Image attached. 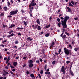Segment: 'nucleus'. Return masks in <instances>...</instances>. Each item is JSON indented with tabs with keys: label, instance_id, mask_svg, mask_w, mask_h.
<instances>
[{
	"label": "nucleus",
	"instance_id": "nucleus-33",
	"mask_svg": "<svg viewBox=\"0 0 79 79\" xmlns=\"http://www.w3.org/2000/svg\"><path fill=\"white\" fill-rule=\"evenodd\" d=\"M47 65H45L44 69L46 70H47Z\"/></svg>",
	"mask_w": 79,
	"mask_h": 79
},
{
	"label": "nucleus",
	"instance_id": "nucleus-37",
	"mask_svg": "<svg viewBox=\"0 0 79 79\" xmlns=\"http://www.w3.org/2000/svg\"><path fill=\"white\" fill-rule=\"evenodd\" d=\"M44 34V31H42L41 32V33H40V35H41V34Z\"/></svg>",
	"mask_w": 79,
	"mask_h": 79
},
{
	"label": "nucleus",
	"instance_id": "nucleus-10",
	"mask_svg": "<svg viewBox=\"0 0 79 79\" xmlns=\"http://www.w3.org/2000/svg\"><path fill=\"white\" fill-rule=\"evenodd\" d=\"M33 64H29L28 66L29 68H32Z\"/></svg>",
	"mask_w": 79,
	"mask_h": 79
},
{
	"label": "nucleus",
	"instance_id": "nucleus-36",
	"mask_svg": "<svg viewBox=\"0 0 79 79\" xmlns=\"http://www.w3.org/2000/svg\"><path fill=\"white\" fill-rule=\"evenodd\" d=\"M15 44H18L19 43V42L18 41H16L15 42Z\"/></svg>",
	"mask_w": 79,
	"mask_h": 79
},
{
	"label": "nucleus",
	"instance_id": "nucleus-39",
	"mask_svg": "<svg viewBox=\"0 0 79 79\" xmlns=\"http://www.w3.org/2000/svg\"><path fill=\"white\" fill-rule=\"evenodd\" d=\"M3 27L4 28H5V27H6V26H7L6 25H3Z\"/></svg>",
	"mask_w": 79,
	"mask_h": 79
},
{
	"label": "nucleus",
	"instance_id": "nucleus-24",
	"mask_svg": "<svg viewBox=\"0 0 79 79\" xmlns=\"http://www.w3.org/2000/svg\"><path fill=\"white\" fill-rule=\"evenodd\" d=\"M23 29H24V28H23V27L20 28V27H18L17 28V29H18V30H19V29H20V30H23Z\"/></svg>",
	"mask_w": 79,
	"mask_h": 79
},
{
	"label": "nucleus",
	"instance_id": "nucleus-6",
	"mask_svg": "<svg viewBox=\"0 0 79 79\" xmlns=\"http://www.w3.org/2000/svg\"><path fill=\"white\" fill-rule=\"evenodd\" d=\"M64 52L65 53L66 55H69V51L68 49H66V50H64Z\"/></svg>",
	"mask_w": 79,
	"mask_h": 79
},
{
	"label": "nucleus",
	"instance_id": "nucleus-63",
	"mask_svg": "<svg viewBox=\"0 0 79 79\" xmlns=\"http://www.w3.org/2000/svg\"><path fill=\"white\" fill-rule=\"evenodd\" d=\"M5 68L6 69H8V66H6L5 67Z\"/></svg>",
	"mask_w": 79,
	"mask_h": 79
},
{
	"label": "nucleus",
	"instance_id": "nucleus-47",
	"mask_svg": "<svg viewBox=\"0 0 79 79\" xmlns=\"http://www.w3.org/2000/svg\"><path fill=\"white\" fill-rule=\"evenodd\" d=\"M23 60H25V59H26L27 58V56L24 57H23Z\"/></svg>",
	"mask_w": 79,
	"mask_h": 79
},
{
	"label": "nucleus",
	"instance_id": "nucleus-48",
	"mask_svg": "<svg viewBox=\"0 0 79 79\" xmlns=\"http://www.w3.org/2000/svg\"><path fill=\"white\" fill-rule=\"evenodd\" d=\"M57 21H58V22H60V19H59V18H58L57 19Z\"/></svg>",
	"mask_w": 79,
	"mask_h": 79
},
{
	"label": "nucleus",
	"instance_id": "nucleus-8",
	"mask_svg": "<svg viewBox=\"0 0 79 79\" xmlns=\"http://www.w3.org/2000/svg\"><path fill=\"white\" fill-rule=\"evenodd\" d=\"M70 74L72 76H74V73H73V72L72 71H71L70 72H69Z\"/></svg>",
	"mask_w": 79,
	"mask_h": 79
},
{
	"label": "nucleus",
	"instance_id": "nucleus-7",
	"mask_svg": "<svg viewBox=\"0 0 79 79\" xmlns=\"http://www.w3.org/2000/svg\"><path fill=\"white\" fill-rule=\"evenodd\" d=\"M62 38L63 39V40H66V39H67V37H66V35H64L62 37Z\"/></svg>",
	"mask_w": 79,
	"mask_h": 79
},
{
	"label": "nucleus",
	"instance_id": "nucleus-62",
	"mask_svg": "<svg viewBox=\"0 0 79 79\" xmlns=\"http://www.w3.org/2000/svg\"><path fill=\"white\" fill-rule=\"evenodd\" d=\"M40 61H41V62H42V61H43V60H42V59H40Z\"/></svg>",
	"mask_w": 79,
	"mask_h": 79
},
{
	"label": "nucleus",
	"instance_id": "nucleus-54",
	"mask_svg": "<svg viewBox=\"0 0 79 79\" xmlns=\"http://www.w3.org/2000/svg\"><path fill=\"white\" fill-rule=\"evenodd\" d=\"M10 68H15V67L12 66L11 65V64H10Z\"/></svg>",
	"mask_w": 79,
	"mask_h": 79
},
{
	"label": "nucleus",
	"instance_id": "nucleus-9",
	"mask_svg": "<svg viewBox=\"0 0 79 79\" xmlns=\"http://www.w3.org/2000/svg\"><path fill=\"white\" fill-rule=\"evenodd\" d=\"M28 62L29 63V64H32V63H33V61L32 60H28Z\"/></svg>",
	"mask_w": 79,
	"mask_h": 79
},
{
	"label": "nucleus",
	"instance_id": "nucleus-53",
	"mask_svg": "<svg viewBox=\"0 0 79 79\" xmlns=\"http://www.w3.org/2000/svg\"><path fill=\"white\" fill-rule=\"evenodd\" d=\"M8 59V58L7 57H5L4 59V60H6Z\"/></svg>",
	"mask_w": 79,
	"mask_h": 79
},
{
	"label": "nucleus",
	"instance_id": "nucleus-49",
	"mask_svg": "<svg viewBox=\"0 0 79 79\" xmlns=\"http://www.w3.org/2000/svg\"><path fill=\"white\" fill-rule=\"evenodd\" d=\"M21 33H20V32H19L18 33V35H20L21 36Z\"/></svg>",
	"mask_w": 79,
	"mask_h": 79
},
{
	"label": "nucleus",
	"instance_id": "nucleus-56",
	"mask_svg": "<svg viewBox=\"0 0 79 79\" xmlns=\"http://www.w3.org/2000/svg\"><path fill=\"white\" fill-rule=\"evenodd\" d=\"M11 17H12L11 15H9L8 16H7L8 18H11Z\"/></svg>",
	"mask_w": 79,
	"mask_h": 79
},
{
	"label": "nucleus",
	"instance_id": "nucleus-51",
	"mask_svg": "<svg viewBox=\"0 0 79 79\" xmlns=\"http://www.w3.org/2000/svg\"><path fill=\"white\" fill-rule=\"evenodd\" d=\"M70 63V62L69 61H66L67 64H68V63Z\"/></svg>",
	"mask_w": 79,
	"mask_h": 79
},
{
	"label": "nucleus",
	"instance_id": "nucleus-18",
	"mask_svg": "<svg viewBox=\"0 0 79 79\" xmlns=\"http://www.w3.org/2000/svg\"><path fill=\"white\" fill-rule=\"evenodd\" d=\"M37 29L38 31H40V30L41 29V28H40V26H38Z\"/></svg>",
	"mask_w": 79,
	"mask_h": 79
},
{
	"label": "nucleus",
	"instance_id": "nucleus-61",
	"mask_svg": "<svg viewBox=\"0 0 79 79\" xmlns=\"http://www.w3.org/2000/svg\"><path fill=\"white\" fill-rule=\"evenodd\" d=\"M29 71H27V75L29 74Z\"/></svg>",
	"mask_w": 79,
	"mask_h": 79
},
{
	"label": "nucleus",
	"instance_id": "nucleus-12",
	"mask_svg": "<svg viewBox=\"0 0 79 79\" xmlns=\"http://www.w3.org/2000/svg\"><path fill=\"white\" fill-rule=\"evenodd\" d=\"M67 9L68 10L69 12H71V9L69 7H67Z\"/></svg>",
	"mask_w": 79,
	"mask_h": 79
},
{
	"label": "nucleus",
	"instance_id": "nucleus-11",
	"mask_svg": "<svg viewBox=\"0 0 79 79\" xmlns=\"http://www.w3.org/2000/svg\"><path fill=\"white\" fill-rule=\"evenodd\" d=\"M18 64V63H17V62H14L13 63V65L14 66H16V65H17Z\"/></svg>",
	"mask_w": 79,
	"mask_h": 79
},
{
	"label": "nucleus",
	"instance_id": "nucleus-2",
	"mask_svg": "<svg viewBox=\"0 0 79 79\" xmlns=\"http://www.w3.org/2000/svg\"><path fill=\"white\" fill-rule=\"evenodd\" d=\"M34 1H32L31 3L29 5V7H31V6H35L36 5V3L34 2Z\"/></svg>",
	"mask_w": 79,
	"mask_h": 79
},
{
	"label": "nucleus",
	"instance_id": "nucleus-41",
	"mask_svg": "<svg viewBox=\"0 0 79 79\" xmlns=\"http://www.w3.org/2000/svg\"><path fill=\"white\" fill-rule=\"evenodd\" d=\"M60 11H61V10H58V12H57L58 14H59V13H60Z\"/></svg>",
	"mask_w": 79,
	"mask_h": 79
},
{
	"label": "nucleus",
	"instance_id": "nucleus-31",
	"mask_svg": "<svg viewBox=\"0 0 79 79\" xmlns=\"http://www.w3.org/2000/svg\"><path fill=\"white\" fill-rule=\"evenodd\" d=\"M45 36L46 37H48L49 36V34L48 33H47L45 35Z\"/></svg>",
	"mask_w": 79,
	"mask_h": 79
},
{
	"label": "nucleus",
	"instance_id": "nucleus-52",
	"mask_svg": "<svg viewBox=\"0 0 79 79\" xmlns=\"http://www.w3.org/2000/svg\"><path fill=\"white\" fill-rule=\"evenodd\" d=\"M26 66V64H25L23 65V68H24V67H25V66Z\"/></svg>",
	"mask_w": 79,
	"mask_h": 79
},
{
	"label": "nucleus",
	"instance_id": "nucleus-45",
	"mask_svg": "<svg viewBox=\"0 0 79 79\" xmlns=\"http://www.w3.org/2000/svg\"><path fill=\"white\" fill-rule=\"evenodd\" d=\"M43 72L44 71H43V70H41L40 72V74H43Z\"/></svg>",
	"mask_w": 79,
	"mask_h": 79
},
{
	"label": "nucleus",
	"instance_id": "nucleus-34",
	"mask_svg": "<svg viewBox=\"0 0 79 79\" xmlns=\"http://www.w3.org/2000/svg\"><path fill=\"white\" fill-rule=\"evenodd\" d=\"M56 62V61H55V60H54L52 61V64H55Z\"/></svg>",
	"mask_w": 79,
	"mask_h": 79
},
{
	"label": "nucleus",
	"instance_id": "nucleus-55",
	"mask_svg": "<svg viewBox=\"0 0 79 79\" xmlns=\"http://www.w3.org/2000/svg\"><path fill=\"white\" fill-rule=\"evenodd\" d=\"M4 47V45L3 44H1V45H0V47Z\"/></svg>",
	"mask_w": 79,
	"mask_h": 79
},
{
	"label": "nucleus",
	"instance_id": "nucleus-32",
	"mask_svg": "<svg viewBox=\"0 0 79 79\" xmlns=\"http://www.w3.org/2000/svg\"><path fill=\"white\" fill-rule=\"evenodd\" d=\"M23 23L25 26H27V23H26V21H24Z\"/></svg>",
	"mask_w": 79,
	"mask_h": 79
},
{
	"label": "nucleus",
	"instance_id": "nucleus-17",
	"mask_svg": "<svg viewBox=\"0 0 79 79\" xmlns=\"http://www.w3.org/2000/svg\"><path fill=\"white\" fill-rule=\"evenodd\" d=\"M4 15H5L4 13L2 12L1 13V14L0 15V16H1V17L2 16H4Z\"/></svg>",
	"mask_w": 79,
	"mask_h": 79
},
{
	"label": "nucleus",
	"instance_id": "nucleus-3",
	"mask_svg": "<svg viewBox=\"0 0 79 79\" xmlns=\"http://www.w3.org/2000/svg\"><path fill=\"white\" fill-rule=\"evenodd\" d=\"M18 10H14L11 11L10 13V15H14L15 14H16L17 13H18Z\"/></svg>",
	"mask_w": 79,
	"mask_h": 79
},
{
	"label": "nucleus",
	"instance_id": "nucleus-23",
	"mask_svg": "<svg viewBox=\"0 0 79 79\" xmlns=\"http://www.w3.org/2000/svg\"><path fill=\"white\" fill-rule=\"evenodd\" d=\"M50 27V25H47L46 26V29H47V28H48V27Z\"/></svg>",
	"mask_w": 79,
	"mask_h": 79
},
{
	"label": "nucleus",
	"instance_id": "nucleus-13",
	"mask_svg": "<svg viewBox=\"0 0 79 79\" xmlns=\"http://www.w3.org/2000/svg\"><path fill=\"white\" fill-rule=\"evenodd\" d=\"M15 24H11V26L9 27V28H12V27H15Z\"/></svg>",
	"mask_w": 79,
	"mask_h": 79
},
{
	"label": "nucleus",
	"instance_id": "nucleus-60",
	"mask_svg": "<svg viewBox=\"0 0 79 79\" xmlns=\"http://www.w3.org/2000/svg\"><path fill=\"white\" fill-rule=\"evenodd\" d=\"M60 19H62V20H63V19H64V18L63 17H60Z\"/></svg>",
	"mask_w": 79,
	"mask_h": 79
},
{
	"label": "nucleus",
	"instance_id": "nucleus-57",
	"mask_svg": "<svg viewBox=\"0 0 79 79\" xmlns=\"http://www.w3.org/2000/svg\"><path fill=\"white\" fill-rule=\"evenodd\" d=\"M10 73L11 74H13V75H15L14 74V73H13V72H10Z\"/></svg>",
	"mask_w": 79,
	"mask_h": 79
},
{
	"label": "nucleus",
	"instance_id": "nucleus-64",
	"mask_svg": "<svg viewBox=\"0 0 79 79\" xmlns=\"http://www.w3.org/2000/svg\"><path fill=\"white\" fill-rule=\"evenodd\" d=\"M4 42H7V40H4Z\"/></svg>",
	"mask_w": 79,
	"mask_h": 79
},
{
	"label": "nucleus",
	"instance_id": "nucleus-44",
	"mask_svg": "<svg viewBox=\"0 0 79 79\" xmlns=\"http://www.w3.org/2000/svg\"><path fill=\"white\" fill-rule=\"evenodd\" d=\"M71 2L72 4H73V5H74V1H71Z\"/></svg>",
	"mask_w": 79,
	"mask_h": 79
},
{
	"label": "nucleus",
	"instance_id": "nucleus-46",
	"mask_svg": "<svg viewBox=\"0 0 79 79\" xmlns=\"http://www.w3.org/2000/svg\"><path fill=\"white\" fill-rule=\"evenodd\" d=\"M2 75H4V76H6V73H5V72H4L2 73Z\"/></svg>",
	"mask_w": 79,
	"mask_h": 79
},
{
	"label": "nucleus",
	"instance_id": "nucleus-19",
	"mask_svg": "<svg viewBox=\"0 0 79 79\" xmlns=\"http://www.w3.org/2000/svg\"><path fill=\"white\" fill-rule=\"evenodd\" d=\"M4 9V10L5 11H7V10L8 9V8L6 6H5L3 7Z\"/></svg>",
	"mask_w": 79,
	"mask_h": 79
},
{
	"label": "nucleus",
	"instance_id": "nucleus-42",
	"mask_svg": "<svg viewBox=\"0 0 79 79\" xmlns=\"http://www.w3.org/2000/svg\"><path fill=\"white\" fill-rule=\"evenodd\" d=\"M38 76H39V77L40 79H42V77H41V76H40V74H38Z\"/></svg>",
	"mask_w": 79,
	"mask_h": 79
},
{
	"label": "nucleus",
	"instance_id": "nucleus-35",
	"mask_svg": "<svg viewBox=\"0 0 79 79\" xmlns=\"http://www.w3.org/2000/svg\"><path fill=\"white\" fill-rule=\"evenodd\" d=\"M10 37H11V36L10 35H8L7 36V38H8L9 39H10Z\"/></svg>",
	"mask_w": 79,
	"mask_h": 79
},
{
	"label": "nucleus",
	"instance_id": "nucleus-43",
	"mask_svg": "<svg viewBox=\"0 0 79 79\" xmlns=\"http://www.w3.org/2000/svg\"><path fill=\"white\" fill-rule=\"evenodd\" d=\"M21 11L23 13H24V10H21Z\"/></svg>",
	"mask_w": 79,
	"mask_h": 79
},
{
	"label": "nucleus",
	"instance_id": "nucleus-14",
	"mask_svg": "<svg viewBox=\"0 0 79 79\" xmlns=\"http://www.w3.org/2000/svg\"><path fill=\"white\" fill-rule=\"evenodd\" d=\"M38 27V24H36L35 25L34 27H33L34 29H35Z\"/></svg>",
	"mask_w": 79,
	"mask_h": 79
},
{
	"label": "nucleus",
	"instance_id": "nucleus-27",
	"mask_svg": "<svg viewBox=\"0 0 79 79\" xmlns=\"http://www.w3.org/2000/svg\"><path fill=\"white\" fill-rule=\"evenodd\" d=\"M58 26L59 27H60L61 26V23L59 22L58 24Z\"/></svg>",
	"mask_w": 79,
	"mask_h": 79
},
{
	"label": "nucleus",
	"instance_id": "nucleus-22",
	"mask_svg": "<svg viewBox=\"0 0 79 79\" xmlns=\"http://www.w3.org/2000/svg\"><path fill=\"white\" fill-rule=\"evenodd\" d=\"M10 61V58L7 59L6 61V64H8V61Z\"/></svg>",
	"mask_w": 79,
	"mask_h": 79
},
{
	"label": "nucleus",
	"instance_id": "nucleus-21",
	"mask_svg": "<svg viewBox=\"0 0 79 79\" xmlns=\"http://www.w3.org/2000/svg\"><path fill=\"white\" fill-rule=\"evenodd\" d=\"M30 76L32 78L34 77V75L33 74H30Z\"/></svg>",
	"mask_w": 79,
	"mask_h": 79
},
{
	"label": "nucleus",
	"instance_id": "nucleus-40",
	"mask_svg": "<svg viewBox=\"0 0 79 79\" xmlns=\"http://www.w3.org/2000/svg\"><path fill=\"white\" fill-rule=\"evenodd\" d=\"M61 49H60L59 50V53L58 54H60V52H61Z\"/></svg>",
	"mask_w": 79,
	"mask_h": 79
},
{
	"label": "nucleus",
	"instance_id": "nucleus-1",
	"mask_svg": "<svg viewBox=\"0 0 79 79\" xmlns=\"http://www.w3.org/2000/svg\"><path fill=\"white\" fill-rule=\"evenodd\" d=\"M68 19H69V17L68 16H66L64 17V20H62L61 22L66 23V22H67V21H68Z\"/></svg>",
	"mask_w": 79,
	"mask_h": 79
},
{
	"label": "nucleus",
	"instance_id": "nucleus-20",
	"mask_svg": "<svg viewBox=\"0 0 79 79\" xmlns=\"http://www.w3.org/2000/svg\"><path fill=\"white\" fill-rule=\"evenodd\" d=\"M69 5L70 6H72V7H74V6H73V5L71 4V2H69Z\"/></svg>",
	"mask_w": 79,
	"mask_h": 79
},
{
	"label": "nucleus",
	"instance_id": "nucleus-4",
	"mask_svg": "<svg viewBox=\"0 0 79 79\" xmlns=\"http://www.w3.org/2000/svg\"><path fill=\"white\" fill-rule=\"evenodd\" d=\"M61 24L63 26V28H67V27L66 25V23H65V22H61Z\"/></svg>",
	"mask_w": 79,
	"mask_h": 79
},
{
	"label": "nucleus",
	"instance_id": "nucleus-5",
	"mask_svg": "<svg viewBox=\"0 0 79 79\" xmlns=\"http://www.w3.org/2000/svg\"><path fill=\"white\" fill-rule=\"evenodd\" d=\"M61 71L62 73H63V74H65V68H64V66H62L61 68Z\"/></svg>",
	"mask_w": 79,
	"mask_h": 79
},
{
	"label": "nucleus",
	"instance_id": "nucleus-30",
	"mask_svg": "<svg viewBox=\"0 0 79 79\" xmlns=\"http://www.w3.org/2000/svg\"><path fill=\"white\" fill-rule=\"evenodd\" d=\"M79 50V48H75L74 49V50H75V51H77V50Z\"/></svg>",
	"mask_w": 79,
	"mask_h": 79
},
{
	"label": "nucleus",
	"instance_id": "nucleus-25",
	"mask_svg": "<svg viewBox=\"0 0 79 79\" xmlns=\"http://www.w3.org/2000/svg\"><path fill=\"white\" fill-rule=\"evenodd\" d=\"M4 73H6V74H9L8 72H6V71L5 70H4Z\"/></svg>",
	"mask_w": 79,
	"mask_h": 79
},
{
	"label": "nucleus",
	"instance_id": "nucleus-29",
	"mask_svg": "<svg viewBox=\"0 0 79 79\" xmlns=\"http://www.w3.org/2000/svg\"><path fill=\"white\" fill-rule=\"evenodd\" d=\"M65 34L68 35V36H69V33H68L67 32H65Z\"/></svg>",
	"mask_w": 79,
	"mask_h": 79
},
{
	"label": "nucleus",
	"instance_id": "nucleus-59",
	"mask_svg": "<svg viewBox=\"0 0 79 79\" xmlns=\"http://www.w3.org/2000/svg\"><path fill=\"white\" fill-rule=\"evenodd\" d=\"M63 34H63V33H62V34H61V35H60V37H62V36H63Z\"/></svg>",
	"mask_w": 79,
	"mask_h": 79
},
{
	"label": "nucleus",
	"instance_id": "nucleus-16",
	"mask_svg": "<svg viewBox=\"0 0 79 79\" xmlns=\"http://www.w3.org/2000/svg\"><path fill=\"white\" fill-rule=\"evenodd\" d=\"M27 40H30V41H32V39L31 38V37H28L27 38Z\"/></svg>",
	"mask_w": 79,
	"mask_h": 79
},
{
	"label": "nucleus",
	"instance_id": "nucleus-58",
	"mask_svg": "<svg viewBox=\"0 0 79 79\" xmlns=\"http://www.w3.org/2000/svg\"><path fill=\"white\" fill-rule=\"evenodd\" d=\"M10 35V36H13V35H14V33H12V34H11Z\"/></svg>",
	"mask_w": 79,
	"mask_h": 79
},
{
	"label": "nucleus",
	"instance_id": "nucleus-38",
	"mask_svg": "<svg viewBox=\"0 0 79 79\" xmlns=\"http://www.w3.org/2000/svg\"><path fill=\"white\" fill-rule=\"evenodd\" d=\"M7 5L8 6H10V2H7Z\"/></svg>",
	"mask_w": 79,
	"mask_h": 79
},
{
	"label": "nucleus",
	"instance_id": "nucleus-28",
	"mask_svg": "<svg viewBox=\"0 0 79 79\" xmlns=\"http://www.w3.org/2000/svg\"><path fill=\"white\" fill-rule=\"evenodd\" d=\"M65 31V29L64 28L62 29V33H64Z\"/></svg>",
	"mask_w": 79,
	"mask_h": 79
},
{
	"label": "nucleus",
	"instance_id": "nucleus-50",
	"mask_svg": "<svg viewBox=\"0 0 79 79\" xmlns=\"http://www.w3.org/2000/svg\"><path fill=\"white\" fill-rule=\"evenodd\" d=\"M40 62V61L39 60H37L36 61V63H39Z\"/></svg>",
	"mask_w": 79,
	"mask_h": 79
},
{
	"label": "nucleus",
	"instance_id": "nucleus-15",
	"mask_svg": "<svg viewBox=\"0 0 79 79\" xmlns=\"http://www.w3.org/2000/svg\"><path fill=\"white\" fill-rule=\"evenodd\" d=\"M36 23L38 24H40V20L39 19H38L36 20Z\"/></svg>",
	"mask_w": 79,
	"mask_h": 79
},
{
	"label": "nucleus",
	"instance_id": "nucleus-26",
	"mask_svg": "<svg viewBox=\"0 0 79 79\" xmlns=\"http://www.w3.org/2000/svg\"><path fill=\"white\" fill-rule=\"evenodd\" d=\"M54 44H55V43H54V42H53L52 43V44L51 45V47H53V45H54Z\"/></svg>",
	"mask_w": 79,
	"mask_h": 79
}]
</instances>
